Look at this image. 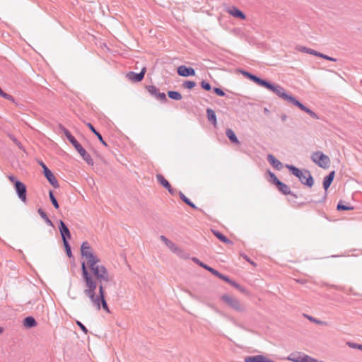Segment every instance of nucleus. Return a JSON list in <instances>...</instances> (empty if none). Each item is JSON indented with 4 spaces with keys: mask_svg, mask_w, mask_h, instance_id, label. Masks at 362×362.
Here are the masks:
<instances>
[{
    "mask_svg": "<svg viewBox=\"0 0 362 362\" xmlns=\"http://www.w3.org/2000/svg\"><path fill=\"white\" fill-rule=\"evenodd\" d=\"M39 164L42 168L43 172H45V168H48L47 166L42 161H40Z\"/></svg>",
    "mask_w": 362,
    "mask_h": 362,
    "instance_id": "55",
    "label": "nucleus"
},
{
    "mask_svg": "<svg viewBox=\"0 0 362 362\" xmlns=\"http://www.w3.org/2000/svg\"><path fill=\"white\" fill-rule=\"evenodd\" d=\"M192 261L194 262H195L197 264H198L199 266H200L201 267L205 269L206 270L210 272L211 274H213L214 276L216 274V273L217 272L218 270L211 267L210 266L204 264V262H202V261H200L198 258L197 257H193L192 258Z\"/></svg>",
    "mask_w": 362,
    "mask_h": 362,
    "instance_id": "24",
    "label": "nucleus"
},
{
    "mask_svg": "<svg viewBox=\"0 0 362 362\" xmlns=\"http://www.w3.org/2000/svg\"><path fill=\"white\" fill-rule=\"evenodd\" d=\"M100 262L99 258H97L91 262H87V265L91 271V275L93 278V281L95 283V287H93V291H95L96 288L102 286L103 288L105 289L106 287V283H108L110 280V275L106 267L102 264H98Z\"/></svg>",
    "mask_w": 362,
    "mask_h": 362,
    "instance_id": "2",
    "label": "nucleus"
},
{
    "mask_svg": "<svg viewBox=\"0 0 362 362\" xmlns=\"http://www.w3.org/2000/svg\"><path fill=\"white\" fill-rule=\"evenodd\" d=\"M146 72V68L144 66L139 73L129 71L127 74L126 77L132 82L138 83L144 79Z\"/></svg>",
    "mask_w": 362,
    "mask_h": 362,
    "instance_id": "12",
    "label": "nucleus"
},
{
    "mask_svg": "<svg viewBox=\"0 0 362 362\" xmlns=\"http://www.w3.org/2000/svg\"><path fill=\"white\" fill-rule=\"evenodd\" d=\"M0 95L5 98V99H7L8 100H10V101H14V98L12 95L5 93L2 89L0 87Z\"/></svg>",
    "mask_w": 362,
    "mask_h": 362,
    "instance_id": "39",
    "label": "nucleus"
},
{
    "mask_svg": "<svg viewBox=\"0 0 362 362\" xmlns=\"http://www.w3.org/2000/svg\"><path fill=\"white\" fill-rule=\"evenodd\" d=\"M213 91L218 96L223 97L226 95L225 92L220 88H214Z\"/></svg>",
    "mask_w": 362,
    "mask_h": 362,
    "instance_id": "47",
    "label": "nucleus"
},
{
    "mask_svg": "<svg viewBox=\"0 0 362 362\" xmlns=\"http://www.w3.org/2000/svg\"><path fill=\"white\" fill-rule=\"evenodd\" d=\"M59 230L63 242L68 241L71 238L70 230L66 223L62 221H59Z\"/></svg>",
    "mask_w": 362,
    "mask_h": 362,
    "instance_id": "13",
    "label": "nucleus"
},
{
    "mask_svg": "<svg viewBox=\"0 0 362 362\" xmlns=\"http://www.w3.org/2000/svg\"><path fill=\"white\" fill-rule=\"evenodd\" d=\"M348 345L351 348L357 349L358 350H359V347L361 346V344H356V343H353V342H348Z\"/></svg>",
    "mask_w": 362,
    "mask_h": 362,
    "instance_id": "50",
    "label": "nucleus"
},
{
    "mask_svg": "<svg viewBox=\"0 0 362 362\" xmlns=\"http://www.w3.org/2000/svg\"><path fill=\"white\" fill-rule=\"evenodd\" d=\"M187 205H188L189 206H190L191 208L194 209H198V210H200V209H198V208L197 207V206H196L193 202H192L191 201H190L189 204H187Z\"/></svg>",
    "mask_w": 362,
    "mask_h": 362,
    "instance_id": "54",
    "label": "nucleus"
},
{
    "mask_svg": "<svg viewBox=\"0 0 362 362\" xmlns=\"http://www.w3.org/2000/svg\"><path fill=\"white\" fill-rule=\"evenodd\" d=\"M312 160L322 168L327 169L329 167L330 159L329 156L321 151H317L312 154Z\"/></svg>",
    "mask_w": 362,
    "mask_h": 362,
    "instance_id": "9",
    "label": "nucleus"
},
{
    "mask_svg": "<svg viewBox=\"0 0 362 362\" xmlns=\"http://www.w3.org/2000/svg\"><path fill=\"white\" fill-rule=\"evenodd\" d=\"M222 242L226 244H228V245L233 244V242L230 240H229L227 237H226L225 239Z\"/></svg>",
    "mask_w": 362,
    "mask_h": 362,
    "instance_id": "53",
    "label": "nucleus"
},
{
    "mask_svg": "<svg viewBox=\"0 0 362 362\" xmlns=\"http://www.w3.org/2000/svg\"><path fill=\"white\" fill-rule=\"evenodd\" d=\"M287 117H288L287 115L285 114H282L281 115V119L282 122H285L286 120Z\"/></svg>",
    "mask_w": 362,
    "mask_h": 362,
    "instance_id": "56",
    "label": "nucleus"
},
{
    "mask_svg": "<svg viewBox=\"0 0 362 362\" xmlns=\"http://www.w3.org/2000/svg\"><path fill=\"white\" fill-rule=\"evenodd\" d=\"M81 254L83 257L87 259V262H91L97 258L93 253V249L88 242H83L81 246Z\"/></svg>",
    "mask_w": 362,
    "mask_h": 362,
    "instance_id": "10",
    "label": "nucleus"
},
{
    "mask_svg": "<svg viewBox=\"0 0 362 362\" xmlns=\"http://www.w3.org/2000/svg\"><path fill=\"white\" fill-rule=\"evenodd\" d=\"M306 317H308V319L311 321V322H315L316 324L317 325H326L327 322H324V321H321L320 320H317L312 316H308V315H306Z\"/></svg>",
    "mask_w": 362,
    "mask_h": 362,
    "instance_id": "45",
    "label": "nucleus"
},
{
    "mask_svg": "<svg viewBox=\"0 0 362 362\" xmlns=\"http://www.w3.org/2000/svg\"><path fill=\"white\" fill-rule=\"evenodd\" d=\"M359 350L362 351V344H361V346L359 347Z\"/></svg>",
    "mask_w": 362,
    "mask_h": 362,
    "instance_id": "61",
    "label": "nucleus"
},
{
    "mask_svg": "<svg viewBox=\"0 0 362 362\" xmlns=\"http://www.w3.org/2000/svg\"><path fill=\"white\" fill-rule=\"evenodd\" d=\"M8 179L13 184L18 197L21 202L26 203L28 200L26 185L13 175H8Z\"/></svg>",
    "mask_w": 362,
    "mask_h": 362,
    "instance_id": "6",
    "label": "nucleus"
},
{
    "mask_svg": "<svg viewBox=\"0 0 362 362\" xmlns=\"http://www.w3.org/2000/svg\"><path fill=\"white\" fill-rule=\"evenodd\" d=\"M262 87H264L273 93H274L279 98L286 100V102L298 107L300 110L308 114L312 118L318 119V115L310 108L305 106L302 103L297 100L293 95L288 94L286 90L281 86L271 83L269 81L264 79Z\"/></svg>",
    "mask_w": 362,
    "mask_h": 362,
    "instance_id": "1",
    "label": "nucleus"
},
{
    "mask_svg": "<svg viewBox=\"0 0 362 362\" xmlns=\"http://www.w3.org/2000/svg\"><path fill=\"white\" fill-rule=\"evenodd\" d=\"M267 159L271 165L277 170H281L283 168V164L272 154H268Z\"/></svg>",
    "mask_w": 362,
    "mask_h": 362,
    "instance_id": "20",
    "label": "nucleus"
},
{
    "mask_svg": "<svg viewBox=\"0 0 362 362\" xmlns=\"http://www.w3.org/2000/svg\"><path fill=\"white\" fill-rule=\"evenodd\" d=\"M326 197H327V193L325 192L324 197L322 199V200H319L317 202H318V203L323 202L325 200Z\"/></svg>",
    "mask_w": 362,
    "mask_h": 362,
    "instance_id": "57",
    "label": "nucleus"
},
{
    "mask_svg": "<svg viewBox=\"0 0 362 362\" xmlns=\"http://www.w3.org/2000/svg\"><path fill=\"white\" fill-rule=\"evenodd\" d=\"M9 138L11 139V141H13V142L20 148V149H23V146L21 144V143L12 134H9L8 135Z\"/></svg>",
    "mask_w": 362,
    "mask_h": 362,
    "instance_id": "43",
    "label": "nucleus"
},
{
    "mask_svg": "<svg viewBox=\"0 0 362 362\" xmlns=\"http://www.w3.org/2000/svg\"><path fill=\"white\" fill-rule=\"evenodd\" d=\"M240 72L247 79L252 81L259 86H262L264 79L259 78V76L247 71L245 70H240Z\"/></svg>",
    "mask_w": 362,
    "mask_h": 362,
    "instance_id": "17",
    "label": "nucleus"
},
{
    "mask_svg": "<svg viewBox=\"0 0 362 362\" xmlns=\"http://www.w3.org/2000/svg\"><path fill=\"white\" fill-rule=\"evenodd\" d=\"M23 326L28 329H30L37 326V322L32 316H28L23 320Z\"/></svg>",
    "mask_w": 362,
    "mask_h": 362,
    "instance_id": "23",
    "label": "nucleus"
},
{
    "mask_svg": "<svg viewBox=\"0 0 362 362\" xmlns=\"http://www.w3.org/2000/svg\"><path fill=\"white\" fill-rule=\"evenodd\" d=\"M76 325L80 327L81 331H83L86 334H88V329L86 327V326L81 322L77 320Z\"/></svg>",
    "mask_w": 362,
    "mask_h": 362,
    "instance_id": "48",
    "label": "nucleus"
},
{
    "mask_svg": "<svg viewBox=\"0 0 362 362\" xmlns=\"http://www.w3.org/2000/svg\"><path fill=\"white\" fill-rule=\"evenodd\" d=\"M168 96L169 97V98L175 100H180L182 98V94L175 90H168Z\"/></svg>",
    "mask_w": 362,
    "mask_h": 362,
    "instance_id": "32",
    "label": "nucleus"
},
{
    "mask_svg": "<svg viewBox=\"0 0 362 362\" xmlns=\"http://www.w3.org/2000/svg\"><path fill=\"white\" fill-rule=\"evenodd\" d=\"M226 135L228 138V139L230 141L231 143L235 144H240V141L236 136L234 131L231 129H227L226 130Z\"/></svg>",
    "mask_w": 362,
    "mask_h": 362,
    "instance_id": "27",
    "label": "nucleus"
},
{
    "mask_svg": "<svg viewBox=\"0 0 362 362\" xmlns=\"http://www.w3.org/2000/svg\"><path fill=\"white\" fill-rule=\"evenodd\" d=\"M229 284H230L233 287L237 288L238 291H240L242 293H244L245 291V288L240 286L239 284L235 282V281L232 280L230 281Z\"/></svg>",
    "mask_w": 362,
    "mask_h": 362,
    "instance_id": "38",
    "label": "nucleus"
},
{
    "mask_svg": "<svg viewBox=\"0 0 362 362\" xmlns=\"http://www.w3.org/2000/svg\"><path fill=\"white\" fill-rule=\"evenodd\" d=\"M37 213L39 214V215L41 216V218L42 219H44V221H45V223L50 226H53V223L52 222V221L49 218V217L47 216V214L44 211V210L41 208H39L37 209Z\"/></svg>",
    "mask_w": 362,
    "mask_h": 362,
    "instance_id": "31",
    "label": "nucleus"
},
{
    "mask_svg": "<svg viewBox=\"0 0 362 362\" xmlns=\"http://www.w3.org/2000/svg\"><path fill=\"white\" fill-rule=\"evenodd\" d=\"M240 255L243 257L244 259H245L250 264L253 265L254 267L257 266L256 263L255 262H253L250 257H248V256L246 255L245 254H241Z\"/></svg>",
    "mask_w": 362,
    "mask_h": 362,
    "instance_id": "49",
    "label": "nucleus"
},
{
    "mask_svg": "<svg viewBox=\"0 0 362 362\" xmlns=\"http://www.w3.org/2000/svg\"><path fill=\"white\" fill-rule=\"evenodd\" d=\"M245 362H274L262 355H255L246 356L244 358Z\"/></svg>",
    "mask_w": 362,
    "mask_h": 362,
    "instance_id": "19",
    "label": "nucleus"
},
{
    "mask_svg": "<svg viewBox=\"0 0 362 362\" xmlns=\"http://www.w3.org/2000/svg\"><path fill=\"white\" fill-rule=\"evenodd\" d=\"M337 209L339 211H349L353 210L354 207L351 206L349 204H346L344 201H339V202L337 204Z\"/></svg>",
    "mask_w": 362,
    "mask_h": 362,
    "instance_id": "29",
    "label": "nucleus"
},
{
    "mask_svg": "<svg viewBox=\"0 0 362 362\" xmlns=\"http://www.w3.org/2000/svg\"><path fill=\"white\" fill-rule=\"evenodd\" d=\"M227 12L233 16V17L240 19V20H245L246 19V15L240 11L239 8H238L235 6H231L227 9Z\"/></svg>",
    "mask_w": 362,
    "mask_h": 362,
    "instance_id": "18",
    "label": "nucleus"
},
{
    "mask_svg": "<svg viewBox=\"0 0 362 362\" xmlns=\"http://www.w3.org/2000/svg\"><path fill=\"white\" fill-rule=\"evenodd\" d=\"M182 86L187 89H192L196 86V83L192 81H185L182 83Z\"/></svg>",
    "mask_w": 362,
    "mask_h": 362,
    "instance_id": "37",
    "label": "nucleus"
},
{
    "mask_svg": "<svg viewBox=\"0 0 362 362\" xmlns=\"http://www.w3.org/2000/svg\"><path fill=\"white\" fill-rule=\"evenodd\" d=\"M264 114H265V115H269L270 111H269V110L268 108L264 107Z\"/></svg>",
    "mask_w": 362,
    "mask_h": 362,
    "instance_id": "58",
    "label": "nucleus"
},
{
    "mask_svg": "<svg viewBox=\"0 0 362 362\" xmlns=\"http://www.w3.org/2000/svg\"><path fill=\"white\" fill-rule=\"evenodd\" d=\"M308 355H303V356H294L293 355H291L288 359L293 361V362H307Z\"/></svg>",
    "mask_w": 362,
    "mask_h": 362,
    "instance_id": "33",
    "label": "nucleus"
},
{
    "mask_svg": "<svg viewBox=\"0 0 362 362\" xmlns=\"http://www.w3.org/2000/svg\"><path fill=\"white\" fill-rule=\"evenodd\" d=\"M221 300L224 302L230 308L237 312L243 313L245 311V306L240 302V300L234 296L224 294L221 297Z\"/></svg>",
    "mask_w": 362,
    "mask_h": 362,
    "instance_id": "7",
    "label": "nucleus"
},
{
    "mask_svg": "<svg viewBox=\"0 0 362 362\" xmlns=\"http://www.w3.org/2000/svg\"><path fill=\"white\" fill-rule=\"evenodd\" d=\"M157 180L158 183L162 185L164 188L166 189H168V187H170V182L164 177V176L161 174H158L156 175Z\"/></svg>",
    "mask_w": 362,
    "mask_h": 362,
    "instance_id": "30",
    "label": "nucleus"
},
{
    "mask_svg": "<svg viewBox=\"0 0 362 362\" xmlns=\"http://www.w3.org/2000/svg\"><path fill=\"white\" fill-rule=\"evenodd\" d=\"M60 130L64 134L69 141L73 145L74 148L81 155L83 159L88 164L93 165V160L90 154L83 148L81 144L75 139L71 132L62 125H59Z\"/></svg>",
    "mask_w": 362,
    "mask_h": 362,
    "instance_id": "5",
    "label": "nucleus"
},
{
    "mask_svg": "<svg viewBox=\"0 0 362 362\" xmlns=\"http://www.w3.org/2000/svg\"><path fill=\"white\" fill-rule=\"evenodd\" d=\"M63 244H64L65 252H66L67 256L69 258L72 257L73 255H72V252H71V246H70V245L69 243V241L63 242Z\"/></svg>",
    "mask_w": 362,
    "mask_h": 362,
    "instance_id": "36",
    "label": "nucleus"
},
{
    "mask_svg": "<svg viewBox=\"0 0 362 362\" xmlns=\"http://www.w3.org/2000/svg\"><path fill=\"white\" fill-rule=\"evenodd\" d=\"M285 167L292 175L298 178L302 185L310 188L313 186L315 182L314 178L308 170H300L297 167L289 164H286Z\"/></svg>",
    "mask_w": 362,
    "mask_h": 362,
    "instance_id": "4",
    "label": "nucleus"
},
{
    "mask_svg": "<svg viewBox=\"0 0 362 362\" xmlns=\"http://www.w3.org/2000/svg\"><path fill=\"white\" fill-rule=\"evenodd\" d=\"M317 57H321V58L325 59L328 60V61H331V62H336L337 61V59L333 58V57H329V56H327L326 54H322L321 52H318Z\"/></svg>",
    "mask_w": 362,
    "mask_h": 362,
    "instance_id": "44",
    "label": "nucleus"
},
{
    "mask_svg": "<svg viewBox=\"0 0 362 362\" xmlns=\"http://www.w3.org/2000/svg\"><path fill=\"white\" fill-rule=\"evenodd\" d=\"M296 49L298 51H299V52L308 53V54H312V55H315V56H317V54H318V52H317L316 50H314L313 49L306 47L305 46H301V45L297 46Z\"/></svg>",
    "mask_w": 362,
    "mask_h": 362,
    "instance_id": "28",
    "label": "nucleus"
},
{
    "mask_svg": "<svg viewBox=\"0 0 362 362\" xmlns=\"http://www.w3.org/2000/svg\"><path fill=\"white\" fill-rule=\"evenodd\" d=\"M212 233L220 241H223L226 237L218 230H212Z\"/></svg>",
    "mask_w": 362,
    "mask_h": 362,
    "instance_id": "41",
    "label": "nucleus"
},
{
    "mask_svg": "<svg viewBox=\"0 0 362 362\" xmlns=\"http://www.w3.org/2000/svg\"><path fill=\"white\" fill-rule=\"evenodd\" d=\"M49 183L54 188H58L59 185L53 173L49 169L45 168V172H42Z\"/></svg>",
    "mask_w": 362,
    "mask_h": 362,
    "instance_id": "16",
    "label": "nucleus"
},
{
    "mask_svg": "<svg viewBox=\"0 0 362 362\" xmlns=\"http://www.w3.org/2000/svg\"><path fill=\"white\" fill-rule=\"evenodd\" d=\"M179 197L180 199L186 204H189L190 199H188L182 192H179Z\"/></svg>",
    "mask_w": 362,
    "mask_h": 362,
    "instance_id": "46",
    "label": "nucleus"
},
{
    "mask_svg": "<svg viewBox=\"0 0 362 362\" xmlns=\"http://www.w3.org/2000/svg\"><path fill=\"white\" fill-rule=\"evenodd\" d=\"M84 294L90 298L92 304L96 307L98 310H100L102 308L107 313H110L105 298L106 293L102 286H100L98 295L95 294V291H93V288L84 293Z\"/></svg>",
    "mask_w": 362,
    "mask_h": 362,
    "instance_id": "3",
    "label": "nucleus"
},
{
    "mask_svg": "<svg viewBox=\"0 0 362 362\" xmlns=\"http://www.w3.org/2000/svg\"><path fill=\"white\" fill-rule=\"evenodd\" d=\"M81 275L86 286L83 293H86L93 288L95 283L93 281V276L88 272L87 266L84 262L81 263Z\"/></svg>",
    "mask_w": 362,
    "mask_h": 362,
    "instance_id": "8",
    "label": "nucleus"
},
{
    "mask_svg": "<svg viewBox=\"0 0 362 362\" xmlns=\"http://www.w3.org/2000/svg\"><path fill=\"white\" fill-rule=\"evenodd\" d=\"M267 173L269 176V182H270L274 185H276L277 182L280 181V180L276 176V175L269 170H267Z\"/></svg>",
    "mask_w": 362,
    "mask_h": 362,
    "instance_id": "34",
    "label": "nucleus"
},
{
    "mask_svg": "<svg viewBox=\"0 0 362 362\" xmlns=\"http://www.w3.org/2000/svg\"><path fill=\"white\" fill-rule=\"evenodd\" d=\"M275 187L284 195H291L294 198L298 197V195L291 192L290 187L286 184L282 182L281 180L277 182Z\"/></svg>",
    "mask_w": 362,
    "mask_h": 362,
    "instance_id": "15",
    "label": "nucleus"
},
{
    "mask_svg": "<svg viewBox=\"0 0 362 362\" xmlns=\"http://www.w3.org/2000/svg\"><path fill=\"white\" fill-rule=\"evenodd\" d=\"M335 175V171H331L327 176L324 177L322 185L325 191H327L332 185Z\"/></svg>",
    "mask_w": 362,
    "mask_h": 362,
    "instance_id": "21",
    "label": "nucleus"
},
{
    "mask_svg": "<svg viewBox=\"0 0 362 362\" xmlns=\"http://www.w3.org/2000/svg\"><path fill=\"white\" fill-rule=\"evenodd\" d=\"M160 238L172 251L175 252L179 250L180 252H182V250L179 248L174 243L168 240L165 236L161 235Z\"/></svg>",
    "mask_w": 362,
    "mask_h": 362,
    "instance_id": "22",
    "label": "nucleus"
},
{
    "mask_svg": "<svg viewBox=\"0 0 362 362\" xmlns=\"http://www.w3.org/2000/svg\"><path fill=\"white\" fill-rule=\"evenodd\" d=\"M201 87L204 90H207V91H209V90H211V84L209 82H207V81H206L204 80L201 82Z\"/></svg>",
    "mask_w": 362,
    "mask_h": 362,
    "instance_id": "42",
    "label": "nucleus"
},
{
    "mask_svg": "<svg viewBox=\"0 0 362 362\" xmlns=\"http://www.w3.org/2000/svg\"><path fill=\"white\" fill-rule=\"evenodd\" d=\"M86 125L89 128V129L97 136V138L101 142V144L105 146H107V144L106 143V141H104L100 133L95 129L93 125L90 123H87Z\"/></svg>",
    "mask_w": 362,
    "mask_h": 362,
    "instance_id": "26",
    "label": "nucleus"
},
{
    "mask_svg": "<svg viewBox=\"0 0 362 362\" xmlns=\"http://www.w3.org/2000/svg\"><path fill=\"white\" fill-rule=\"evenodd\" d=\"M177 73L179 76L182 77L194 76L196 74L194 69L185 65L178 66L177 69Z\"/></svg>",
    "mask_w": 362,
    "mask_h": 362,
    "instance_id": "14",
    "label": "nucleus"
},
{
    "mask_svg": "<svg viewBox=\"0 0 362 362\" xmlns=\"http://www.w3.org/2000/svg\"><path fill=\"white\" fill-rule=\"evenodd\" d=\"M298 281L302 284H303L306 281L305 280H298Z\"/></svg>",
    "mask_w": 362,
    "mask_h": 362,
    "instance_id": "59",
    "label": "nucleus"
},
{
    "mask_svg": "<svg viewBox=\"0 0 362 362\" xmlns=\"http://www.w3.org/2000/svg\"><path fill=\"white\" fill-rule=\"evenodd\" d=\"M206 117L208 120L214 126L216 127L217 124V118L215 112L211 109L207 108L206 109Z\"/></svg>",
    "mask_w": 362,
    "mask_h": 362,
    "instance_id": "25",
    "label": "nucleus"
},
{
    "mask_svg": "<svg viewBox=\"0 0 362 362\" xmlns=\"http://www.w3.org/2000/svg\"><path fill=\"white\" fill-rule=\"evenodd\" d=\"M49 199H50L52 205L54 206V207L56 209H58L59 208V203H58L55 196L54 195V192L52 190H49Z\"/></svg>",
    "mask_w": 362,
    "mask_h": 362,
    "instance_id": "35",
    "label": "nucleus"
},
{
    "mask_svg": "<svg viewBox=\"0 0 362 362\" xmlns=\"http://www.w3.org/2000/svg\"><path fill=\"white\" fill-rule=\"evenodd\" d=\"M215 276L218 277L219 279H222L223 281L228 283V284L231 281V279L228 276H227L220 273L218 271H217V272L216 273Z\"/></svg>",
    "mask_w": 362,
    "mask_h": 362,
    "instance_id": "40",
    "label": "nucleus"
},
{
    "mask_svg": "<svg viewBox=\"0 0 362 362\" xmlns=\"http://www.w3.org/2000/svg\"><path fill=\"white\" fill-rule=\"evenodd\" d=\"M4 332V328L0 327V334H1Z\"/></svg>",
    "mask_w": 362,
    "mask_h": 362,
    "instance_id": "60",
    "label": "nucleus"
},
{
    "mask_svg": "<svg viewBox=\"0 0 362 362\" xmlns=\"http://www.w3.org/2000/svg\"><path fill=\"white\" fill-rule=\"evenodd\" d=\"M167 190L171 195H174L176 193V189L173 188L171 185L170 187H168V189H167Z\"/></svg>",
    "mask_w": 362,
    "mask_h": 362,
    "instance_id": "52",
    "label": "nucleus"
},
{
    "mask_svg": "<svg viewBox=\"0 0 362 362\" xmlns=\"http://www.w3.org/2000/svg\"><path fill=\"white\" fill-rule=\"evenodd\" d=\"M146 89L152 97L160 100L161 103H165L168 101L165 93L160 92L159 89L155 86H146Z\"/></svg>",
    "mask_w": 362,
    "mask_h": 362,
    "instance_id": "11",
    "label": "nucleus"
},
{
    "mask_svg": "<svg viewBox=\"0 0 362 362\" xmlns=\"http://www.w3.org/2000/svg\"><path fill=\"white\" fill-rule=\"evenodd\" d=\"M175 252H176L182 258L187 259L188 257L187 254L185 253L184 250H182V252H180L179 250H177Z\"/></svg>",
    "mask_w": 362,
    "mask_h": 362,
    "instance_id": "51",
    "label": "nucleus"
}]
</instances>
